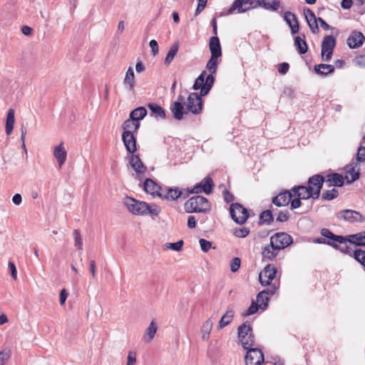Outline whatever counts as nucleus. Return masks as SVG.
<instances>
[{
    "label": "nucleus",
    "instance_id": "nucleus-1",
    "mask_svg": "<svg viewBox=\"0 0 365 365\" xmlns=\"http://www.w3.org/2000/svg\"><path fill=\"white\" fill-rule=\"evenodd\" d=\"M124 204L131 213L136 215H149L153 217L158 216L161 211L160 207L157 205H150L145 202L139 201L130 197L125 198Z\"/></svg>",
    "mask_w": 365,
    "mask_h": 365
},
{
    "label": "nucleus",
    "instance_id": "nucleus-2",
    "mask_svg": "<svg viewBox=\"0 0 365 365\" xmlns=\"http://www.w3.org/2000/svg\"><path fill=\"white\" fill-rule=\"evenodd\" d=\"M320 233L323 236L330 240L337 241L340 244H345L346 242H349L356 246L365 247V231L360 232L354 235L342 236L334 234L329 229L322 228L320 231Z\"/></svg>",
    "mask_w": 365,
    "mask_h": 365
},
{
    "label": "nucleus",
    "instance_id": "nucleus-3",
    "mask_svg": "<svg viewBox=\"0 0 365 365\" xmlns=\"http://www.w3.org/2000/svg\"><path fill=\"white\" fill-rule=\"evenodd\" d=\"M185 211L187 213H206L211 210V204L208 200L201 195H196L187 200L184 205Z\"/></svg>",
    "mask_w": 365,
    "mask_h": 365
},
{
    "label": "nucleus",
    "instance_id": "nucleus-4",
    "mask_svg": "<svg viewBox=\"0 0 365 365\" xmlns=\"http://www.w3.org/2000/svg\"><path fill=\"white\" fill-rule=\"evenodd\" d=\"M258 6H260L259 0H235L230 8L222 15L232 14L235 10H237L238 13H243Z\"/></svg>",
    "mask_w": 365,
    "mask_h": 365
},
{
    "label": "nucleus",
    "instance_id": "nucleus-5",
    "mask_svg": "<svg viewBox=\"0 0 365 365\" xmlns=\"http://www.w3.org/2000/svg\"><path fill=\"white\" fill-rule=\"evenodd\" d=\"M230 212L232 219L239 225H243L249 217L248 210L238 202L231 204Z\"/></svg>",
    "mask_w": 365,
    "mask_h": 365
},
{
    "label": "nucleus",
    "instance_id": "nucleus-6",
    "mask_svg": "<svg viewBox=\"0 0 365 365\" xmlns=\"http://www.w3.org/2000/svg\"><path fill=\"white\" fill-rule=\"evenodd\" d=\"M336 217L339 220L349 223L364 222L365 217L359 212L354 210H343L336 213Z\"/></svg>",
    "mask_w": 365,
    "mask_h": 365
},
{
    "label": "nucleus",
    "instance_id": "nucleus-7",
    "mask_svg": "<svg viewBox=\"0 0 365 365\" xmlns=\"http://www.w3.org/2000/svg\"><path fill=\"white\" fill-rule=\"evenodd\" d=\"M203 100L200 95L193 92L189 94L187 97V109L194 115L200 114L202 111Z\"/></svg>",
    "mask_w": 365,
    "mask_h": 365
},
{
    "label": "nucleus",
    "instance_id": "nucleus-8",
    "mask_svg": "<svg viewBox=\"0 0 365 365\" xmlns=\"http://www.w3.org/2000/svg\"><path fill=\"white\" fill-rule=\"evenodd\" d=\"M336 44V40L332 35L324 37L322 42V57L326 61L331 58L333 51Z\"/></svg>",
    "mask_w": 365,
    "mask_h": 365
},
{
    "label": "nucleus",
    "instance_id": "nucleus-9",
    "mask_svg": "<svg viewBox=\"0 0 365 365\" xmlns=\"http://www.w3.org/2000/svg\"><path fill=\"white\" fill-rule=\"evenodd\" d=\"M215 185L212 178L210 176H207L203 178L199 183L196 184L193 188L187 189V192H189V195L190 194H198L201 192H204L206 195H210L213 190Z\"/></svg>",
    "mask_w": 365,
    "mask_h": 365
},
{
    "label": "nucleus",
    "instance_id": "nucleus-10",
    "mask_svg": "<svg viewBox=\"0 0 365 365\" xmlns=\"http://www.w3.org/2000/svg\"><path fill=\"white\" fill-rule=\"evenodd\" d=\"M272 245L274 246L280 251L290 245L293 242V239L289 234L281 232H277L270 237Z\"/></svg>",
    "mask_w": 365,
    "mask_h": 365
},
{
    "label": "nucleus",
    "instance_id": "nucleus-11",
    "mask_svg": "<svg viewBox=\"0 0 365 365\" xmlns=\"http://www.w3.org/2000/svg\"><path fill=\"white\" fill-rule=\"evenodd\" d=\"M247 354L245 357L246 365H261L264 360V354L258 348L246 349Z\"/></svg>",
    "mask_w": 365,
    "mask_h": 365
},
{
    "label": "nucleus",
    "instance_id": "nucleus-12",
    "mask_svg": "<svg viewBox=\"0 0 365 365\" xmlns=\"http://www.w3.org/2000/svg\"><path fill=\"white\" fill-rule=\"evenodd\" d=\"M324 180V176L321 174L314 175L308 179L307 187L312 190L314 197H317V199L320 196L321 190L323 187Z\"/></svg>",
    "mask_w": 365,
    "mask_h": 365
},
{
    "label": "nucleus",
    "instance_id": "nucleus-13",
    "mask_svg": "<svg viewBox=\"0 0 365 365\" xmlns=\"http://www.w3.org/2000/svg\"><path fill=\"white\" fill-rule=\"evenodd\" d=\"M189 196V192L187 189L180 188V187H170L168 189L165 194L162 195L163 199H165L170 201H174L177 200H185Z\"/></svg>",
    "mask_w": 365,
    "mask_h": 365
},
{
    "label": "nucleus",
    "instance_id": "nucleus-14",
    "mask_svg": "<svg viewBox=\"0 0 365 365\" xmlns=\"http://www.w3.org/2000/svg\"><path fill=\"white\" fill-rule=\"evenodd\" d=\"M277 274V269L271 264L267 265L262 272L259 274V281L262 286L270 285L271 282L274 279Z\"/></svg>",
    "mask_w": 365,
    "mask_h": 365
},
{
    "label": "nucleus",
    "instance_id": "nucleus-15",
    "mask_svg": "<svg viewBox=\"0 0 365 365\" xmlns=\"http://www.w3.org/2000/svg\"><path fill=\"white\" fill-rule=\"evenodd\" d=\"M129 163L136 172L138 178L140 179L145 177V173L147 170V168L138 155L133 154L131 155L130 156Z\"/></svg>",
    "mask_w": 365,
    "mask_h": 365
},
{
    "label": "nucleus",
    "instance_id": "nucleus-16",
    "mask_svg": "<svg viewBox=\"0 0 365 365\" xmlns=\"http://www.w3.org/2000/svg\"><path fill=\"white\" fill-rule=\"evenodd\" d=\"M292 193L293 196H297L302 200H308L309 198H312L313 200H317V197H314V193L310 188H308L307 186L305 185H297L294 186L291 189Z\"/></svg>",
    "mask_w": 365,
    "mask_h": 365
},
{
    "label": "nucleus",
    "instance_id": "nucleus-17",
    "mask_svg": "<svg viewBox=\"0 0 365 365\" xmlns=\"http://www.w3.org/2000/svg\"><path fill=\"white\" fill-rule=\"evenodd\" d=\"M365 41L364 34L357 30L351 31L350 36L347 38V45L350 48H357L363 45Z\"/></svg>",
    "mask_w": 365,
    "mask_h": 365
},
{
    "label": "nucleus",
    "instance_id": "nucleus-18",
    "mask_svg": "<svg viewBox=\"0 0 365 365\" xmlns=\"http://www.w3.org/2000/svg\"><path fill=\"white\" fill-rule=\"evenodd\" d=\"M122 140L126 148V150L133 154L137 150L136 138L133 132L123 131L122 134Z\"/></svg>",
    "mask_w": 365,
    "mask_h": 365
},
{
    "label": "nucleus",
    "instance_id": "nucleus-19",
    "mask_svg": "<svg viewBox=\"0 0 365 365\" xmlns=\"http://www.w3.org/2000/svg\"><path fill=\"white\" fill-rule=\"evenodd\" d=\"M293 194L290 190H284L280 192L277 196L272 198V202L277 207L287 206L289 204Z\"/></svg>",
    "mask_w": 365,
    "mask_h": 365
},
{
    "label": "nucleus",
    "instance_id": "nucleus-20",
    "mask_svg": "<svg viewBox=\"0 0 365 365\" xmlns=\"http://www.w3.org/2000/svg\"><path fill=\"white\" fill-rule=\"evenodd\" d=\"M344 170L346 174L351 175V179H349L348 177H345L346 179V183L351 184L353 182L357 180L360 177V168L358 165L357 162H352L349 165H346Z\"/></svg>",
    "mask_w": 365,
    "mask_h": 365
},
{
    "label": "nucleus",
    "instance_id": "nucleus-21",
    "mask_svg": "<svg viewBox=\"0 0 365 365\" xmlns=\"http://www.w3.org/2000/svg\"><path fill=\"white\" fill-rule=\"evenodd\" d=\"M284 19L290 28L291 34H296L299 31V24L297 16L291 12L286 11L284 14Z\"/></svg>",
    "mask_w": 365,
    "mask_h": 365
},
{
    "label": "nucleus",
    "instance_id": "nucleus-22",
    "mask_svg": "<svg viewBox=\"0 0 365 365\" xmlns=\"http://www.w3.org/2000/svg\"><path fill=\"white\" fill-rule=\"evenodd\" d=\"M324 182L328 187H341L344 185L345 178L339 173H331L324 176Z\"/></svg>",
    "mask_w": 365,
    "mask_h": 365
},
{
    "label": "nucleus",
    "instance_id": "nucleus-23",
    "mask_svg": "<svg viewBox=\"0 0 365 365\" xmlns=\"http://www.w3.org/2000/svg\"><path fill=\"white\" fill-rule=\"evenodd\" d=\"M144 190L145 191L152 195L153 196H158L162 197V194L160 190L161 187L159 185H158L155 181H153L150 178H147L144 182Z\"/></svg>",
    "mask_w": 365,
    "mask_h": 365
},
{
    "label": "nucleus",
    "instance_id": "nucleus-24",
    "mask_svg": "<svg viewBox=\"0 0 365 365\" xmlns=\"http://www.w3.org/2000/svg\"><path fill=\"white\" fill-rule=\"evenodd\" d=\"M170 110L173 115V118L178 120H182L183 115L188 113L187 107L185 108L181 102H173L170 106Z\"/></svg>",
    "mask_w": 365,
    "mask_h": 365
},
{
    "label": "nucleus",
    "instance_id": "nucleus-25",
    "mask_svg": "<svg viewBox=\"0 0 365 365\" xmlns=\"http://www.w3.org/2000/svg\"><path fill=\"white\" fill-rule=\"evenodd\" d=\"M53 155L58 162L59 168H61L65 163L67 157V152L63 142L54 148Z\"/></svg>",
    "mask_w": 365,
    "mask_h": 365
},
{
    "label": "nucleus",
    "instance_id": "nucleus-26",
    "mask_svg": "<svg viewBox=\"0 0 365 365\" xmlns=\"http://www.w3.org/2000/svg\"><path fill=\"white\" fill-rule=\"evenodd\" d=\"M209 48L211 53V56L221 57L222 48L220 39L217 36H214L210 38Z\"/></svg>",
    "mask_w": 365,
    "mask_h": 365
},
{
    "label": "nucleus",
    "instance_id": "nucleus-27",
    "mask_svg": "<svg viewBox=\"0 0 365 365\" xmlns=\"http://www.w3.org/2000/svg\"><path fill=\"white\" fill-rule=\"evenodd\" d=\"M252 331V328L249 322L246 321L241 324L237 329V335L239 340L242 344H249L248 341L245 339L246 335H250V332Z\"/></svg>",
    "mask_w": 365,
    "mask_h": 365
},
{
    "label": "nucleus",
    "instance_id": "nucleus-28",
    "mask_svg": "<svg viewBox=\"0 0 365 365\" xmlns=\"http://www.w3.org/2000/svg\"><path fill=\"white\" fill-rule=\"evenodd\" d=\"M148 108L150 110V115L154 116L155 118L165 119L166 113L165 109L155 103H149Z\"/></svg>",
    "mask_w": 365,
    "mask_h": 365
},
{
    "label": "nucleus",
    "instance_id": "nucleus-29",
    "mask_svg": "<svg viewBox=\"0 0 365 365\" xmlns=\"http://www.w3.org/2000/svg\"><path fill=\"white\" fill-rule=\"evenodd\" d=\"M124 86L129 91H134V86H135V74L133 69L131 66H130L127 72L125 73V77L123 81Z\"/></svg>",
    "mask_w": 365,
    "mask_h": 365
},
{
    "label": "nucleus",
    "instance_id": "nucleus-30",
    "mask_svg": "<svg viewBox=\"0 0 365 365\" xmlns=\"http://www.w3.org/2000/svg\"><path fill=\"white\" fill-rule=\"evenodd\" d=\"M294 44L299 54H305L308 51V46L305 41V36L302 34V37L297 36L294 37Z\"/></svg>",
    "mask_w": 365,
    "mask_h": 365
},
{
    "label": "nucleus",
    "instance_id": "nucleus-31",
    "mask_svg": "<svg viewBox=\"0 0 365 365\" xmlns=\"http://www.w3.org/2000/svg\"><path fill=\"white\" fill-rule=\"evenodd\" d=\"M279 252V250L274 246V245H272L270 242L268 245L263 248L262 255L264 258L272 260L276 257Z\"/></svg>",
    "mask_w": 365,
    "mask_h": 365
},
{
    "label": "nucleus",
    "instance_id": "nucleus-32",
    "mask_svg": "<svg viewBox=\"0 0 365 365\" xmlns=\"http://www.w3.org/2000/svg\"><path fill=\"white\" fill-rule=\"evenodd\" d=\"M314 71L317 74L326 76L334 71V66L331 64L320 63L314 66Z\"/></svg>",
    "mask_w": 365,
    "mask_h": 365
},
{
    "label": "nucleus",
    "instance_id": "nucleus-33",
    "mask_svg": "<svg viewBox=\"0 0 365 365\" xmlns=\"http://www.w3.org/2000/svg\"><path fill=\"white\" fill-rule=\"evenodd\" d=\"M259 3L264 9L276 11L279 8L281 0H259Z\"/></svg>",
    "mask_w": 365,
    "mask_h": 365
},
{
    "label": "nucleus",
    "instance_id": "nucleus-34",
    "mask_svg": "<svg viewBox=\"0 0 365 365\" xmlns=\"http://www.w3.org/2000/svg\"><path fill=\"white\" fill-rule=\"evenodd\" d=\"M14 113H15L14 110L12 108H10L7 113L5 130H6V133L8 135H9L11 133V132L14 129V122H15Z\"/></svg>",
    "mask_w": 365,
    "mask_h": 365
},
{
    "label": "nucleus",
    "instance_id": "nucleus-35",
    "mask_svg": "<svg viewBox=\"0 0 365 365\" xmlns=\"http://www.w3.org/2000/svg\"><path fill=\"white\" fill-rule=\"evenodd\" d=\"M148 111L143 106H140L135 108L130 113V118L134 121H139L143 120L147 115Z\"/></svg>",
    "mask_w": 365,
    "mask_h": 365
},
{
    "label": "nucleus",
    "instance_id": "nucleus-36",
    "mask_svg": "<svg viewBox=\"0 0 365 365\" xmlns=\"http://www.w3.org/2000/svg\"><path fill=\"white\" fill-rule=\"evenodd\" d=\"M235 312L232 309H228L221 317L218 329H222L231 323L234 318Z\"/></svg>",
    "mask_w": 365,
    "mask_h": 365
},
{
    "label": "nucleus",
    "instance_id": "nucleus-37",
    "mask_svg": "<svg viewBox=\"0 0 365 365\" xmlns=\"http://www.w3.org/2000/svg\"><path fill=\"white\" fill-rule=\"evenodd\" d=\"M179 48V44L178 42L174 43L170 50L168 51L167 56L165 58L164 63L167 66L170 65V63L174 59L175 56H176L178 51Z\"/></svg>",
    "mask_w": 365,
    "mask_h": 365
},
{
    "label": "nucleus",
    "instance_id": "nucleus-38",
    "mask_svg": "<svg viewBox=\"0 0 365 365\" xmlns=\"http://www.w3.org/2000/svg\"><path fill=\"white\" fill-rule=\"evenodd\" d=\"M259 223L260 225H270L274 221V217L270 210L262 212L259 215Z\"/></svg>",
    "mask_w": 365,
    "mask_h": 365
},
{
    "label": "nucleus",
    "instance_id": "nucleus-39",
    "mask_svg": "<svg viewBox=\"0 0 365 365\" xmlns=\"http://www.w3.org/2000/svg\"><path fill=\"white\" fill-rule=\"evenodd\" d=\"M266 291H262L257 295V304L259 306L260 309L264 310L268 306L269 297L266 295Z\"/></svg>",
    "mask_w": 365,
    "mask_h": 365
},
{
    "label": "nucleus",
    "instance_id": "nucleus-40",
    "mask_svg": "<svg viewBox=\"0 0 365 365\" xmlns=\"http://www.w3.org/2000/svg\"><path fill=\"white\" fill-rule=\"evenodd\" d=\"M158 326L154 321H152L149 327L146 329L144 339L146 342H150L153 338L157 331Z\"/></svg>",
    "mask_w": 365,
    "mask_h": 365
},
{
    "label": "nucleus",
    "instance_id": "nucleus-41",
    "mask_svg": "<svg viewBox=\"0 0 365 365\" xmlns=\"http://www.w3.org/2000/svg\"><path fill=\"white\" fill-rule=\"evenodd\" d=\"M322 236V237L316 238L314 242L317 244H326L331 247H332L334 249H339V245L336 243L337 241H334V240H330L324 236Z\"/></svg>",
    "mask_w": 365,
    "mask_h": 365
},
{
    "label": "nucleus",
    "instance_id": "nucleus-42",
    "mask_svg": "<svg viewBox=\"0 0 365 365\" xmlns=\"http://www.w3.org/2000/svg\"><path fill=\"white\" fill-rule=\"evenodd\" d=\"M213 325V322L211 319H207L204 322L202 327V338L203 340H207L209 339L210 333L212 330V327Z\"/></svg>",
    "mask_w": 365,
    "mask_h": 365
},
{
    "label": "nucleus",
    "instance_id": "nucleus-43",
    "mask_svg": "<svg viewBox=\"0 0 365 365\" xmlns=\"http://www.w3.org/2000/svg\"><path fill=\"white\" fill-rule=\"evenodd\" d=\"M353 257L365 268V250L361 249H356L354 250Z\"/></svg>",
    "mask_w": 365,
    "mask_h": 365
},
{
    "label": "nucleus",
    "instance_id": "nucleus-44",
    "mask_svg": "<svg viewBox=\"0 0 365 365\" xmlns=\"http://www.w3.org/2000/svg\"><path fill=\"white\" fill-rule=\"evenodd\" d=\"M206 76H207L206 71H202V73L196 78V80L192 86L193 90L197 91V90H199L200 87L204 86Z\"/></svg>",
    "mask_w": 365,
    "mask_h": 365
},
{
    "label": "nucleus",
    "instance_id": "nucleus-45",
    "mask_svg": "<svg viewBox=\"0 0 365 365\" xmlns=\"http://www.w3.org/2000/svg\"><path fill=\"white\" fill-rule=\"evenodd\" d=\"M339 195V192L336 189L333 188L329 190H324L322 195V199L323 200H331Z\"/></svg>",
    "mask_w": 365,
    "mask_h": 365
},
{
    "label": "nucleus",
    "instance_id": "nucleus-46",
    "mask_svg": "<svg viewBox=\"0 0 365 365\" xmlns=\"http://www.w3.org/2000/svg\"><path fill=\"white\" fill-rule=\"evenodd\" d=\"M219 57H213L211 56L209 61H207L206 64V68L210 71L211 73H215L217 68L218 61L217 58Z\"/></svg>",
    "mask_w": 365,
    "mask_h": 365
},
{
    "label": "nucleus",
    "instance_id": "nucleus-47",
    "mask_svg": "<svg viewBox=\"0 0 365 365\" xmlns=\"http://www.w3.org/2000/svg\"><path fill=\"white\" fill-rule=\"evenodd\" d=\"M73 236L74 239V246L79 250H83V240L80 231L74 230L73 231Z\"/></svg>",
    "mask_w": 365,
    "mask_h": 365
},
{
    "label": "nucleus",
    "instance_id": "nucleus-48",
    "mask_svg": "<svg viewBox=\"0 0 365 365\" xmlns=\"http://www.w3.org/2000/svg\"><path fill=\"white\" fill-rule=\"evenodd\" d=\"M259 309H260L259 306L255 302H252L250 307L246 311H245L242 315V317H247L254 314L258 311Z\"/></svg>",
    "mask_w": 365,
    "mask_h": 365
},
{
    "label": "nucleus",
    "instance_id": "nucleus-49",
    "mask_svg": "<svg viewBox=\"0 0 365 365\" xmlns=\"http://www.w3.org/2000/svg\"><path fill=\"white\" fill-rule=\"evenodd\" d=\"M183 244H184L183 240H180L176 242L168 243V244H166V247L168 249H170V250H175L177 252H180L182 250Z\"/></svg>",
    "mask_w": 365,
    "mask_h": 365
},
{
    "label": "nucleus",
    "instance_id": "nucleus-50",
    "mask_svg": "<svg viewBox=\"0 0 365 365\" xmlns=\"http://www.w3.org/2000/svg\"><path fill=\"white\" fill-rule=\"evenodd\" d=\"M250 234V230L247 227L237 228L234 231V235L237 237L244 238Z\"/></svg>",
    "mask_w": 365,
    "mask_h": 365
},
{
    "label": "nucleus",
    "instance_id": "nucleus-51",
    "mask_svg": "<svg viewBox=\"0 0 365 365\" xmlns=\"http://www.w3.org/2000/svg\"><path fill=\"white\" fill-rule=\"evenodd\" d=\"M304 13L307 23H310L311 21H317V19L314 13L310 9H304Z\"/></svg>",
    "mask_w": 365,
    "mask_h": 365
},
{
    "label": "nucleus",
    "instance_id": "nucleus-52",
    "mask_svg": "<svg viewBox=\"0 0 365 365\" xmlns=\"http://www.w3.org/2000/svg\"><path fill=\"white\" fill-rule=\"evenodd\" d=\"M250 335L245 337V341H247L249 344H242L245 349L251 348L255 345V339L253 332H250Z\"/></svg>",
    "mask_w": 365,
    "mask_h": 365
},
{
    "label": "nucleus",
    "instance_id": "nucleus-53",
    "mask_svg": "<svg viewBox=\"0 0 365 365\" xmlns=\"http://www.w3.org/2000/svg\"><path fill=\"white\" fill-rule=\"evenodd\" d=\"M11 358V351L9 350H3L0 351V365H4V364L9 361Z\"/></svg>",
    "mask_w": 365,
    "mask_h": 365
},
{
    "label": "nucleus",
    "instance_id": "nucleus-54",
    "mask_svg": "<svg viewBox=\"0 0 365 365\" xmlns=\"http://www.w3.org/2000/svg\"><path fill=\"white\" fill-rule=\"evenodd\" d=\"M199 243L202 251L204 252H207L212 247V242L205 239H200Z\"/></svg>",
    "mask_w": 365,
    "mask_h": 365
},
{
    "label": "nucleus",
    "instance_id": "nucleus-55",
    "mask_svg": "<svg viewBox=\"0 0 365 365\" xmlns=\"http://www.w3.org/2000/svg\"><path fill=\"white\" fill-rule=\"evenodd\" d=\"M241 265V259L239 257H235L230 262V269L232 272L238 271Z\"/></svg>",
    "mask_w": 365,
    "mask_h": 365
},
{
    "label": "nucleus",
    "instance_id": "nucleus-56",
    "mask_svg": "<svg viewBox=\"0 0 365 365\" xmlns=\"http://www.w3.org/2000/svg\"><path fill=\"white\" fill-rule=\"evenodd\" d=\"M289 212L288 211H281L278 213L277 221L279 222H287L289 218Z\"/></svg>",
    "mask_w": 365,
    "mask_h": 365
},
{
    "label": "nucleus",
    "instance_id": "nucleus-57",
    "mask_svg": "<svg viewBox=\"0 0 365 365\" xmlns=\"http://www.w3.org/2000/svg\"><path fill=\"white\" fill-rule=\"evenodd\" d=\"M293 197H294V199L292 198L291 201L289 202L291 210L297 209V208L301 207V205H302V202H301V200H302V198H299L297 196H293Z\"/></svg>",
    "mask_w": 365,
    "mask_h": 365
},
{
    "label": "nucleus",
    "instance_id": "nucleus-58",
    "mask_svg": "<svg viewBox=\"0 0 365 365\" xmlns=\"http://www.w3.org/2000/svg\"><path fill=\"white\" fill-rule=\"evenodd\" d=\"M356 160L359 162L365 161V147L361 145L357 150Z\"/></svg>",
    "mask_w": 365,
    "mask_h": 365
},
{
    "label": "nucleus",
    "instance_id": "nucleus-59",
    "mask_svg": "<svg viewBox=\"0 0 365 365\" xmlns=\"http://www.w3.org/2000/svg\"><path fill=\"white\" fill-rule=\"evenodd\" d=\"M354 63L361 67L364 68L365 67V55L361 54L355 57L354 59Z\"/></svg>",
    "mask_w": 365,
    "mask_h": 365
},
{
    "label": "nucleus",
    "instance_id": "nucleus-60",
    "mask_svg": "<svg viewBox=\"0 0 365 365\" xmlns=\"http://www.w3.org/2000/svg\"><path fill=\"white\" fill-rule=\"evenodd\" d=\"M133 120L130 118L128 120H125L123 124V131L132 132V129L133 128Z\"/></svg>",
    "mask_w": 365,
    "mask_h": 365
},
{
    "label": "nucleus",
    "instance_id": "nucleus-61",
    "mask_svg": "<svg viewBox=\"0 0 365 365\" xmlns=\"http://www.w3.org/2000/svg\"><path fill=\"white\" fill-rule=\"evenodd\" d=\"M289 68V65L288 63L284 62V63H279L278 65V72L280 74H282V75L286 74L288 72Z\"/></svg>",
    "mask_w": 365,
    "mask_h": 365
},
{
    "label": "nucleus",
    "instance_id": "nucleus-62",
    "mask_svg": "<svg viewBox=\"0 0 365 365\" xmlns=\"http://www.w3.org/2000/svg\"><path fill=\"white\" fill-rule=\"evenodd\" d=\"M136 363V353L135 351H129L127 358V365H134Z\"/></svg>",
    "mask_w": 365,
    "mask_h": 365
},
{
    "label": "nucleus",
    "instance_id": "nucleus-63",
    "mask_svg": "<svg viewBox=\"0 0 365 365\" xmlns=\"http://www.w3.org/2000/svg\"><path fill=\"white\" fill-rule=\"evenodd\" d=\"M222 194L224 200L227 203L232 202L235 199L234 195L228 190H223Z\"/></svg>",
    "mask_w": 365,
    "mask_h": 365
},
{
    "label": "nucleus",
    "instance_id": "nucleus-64",
    "mask_svg": "<svg viewBox=\"0 0 365 365\" xmlns=\"http://www.w3.org/2000/svg\"><path fill=\"white\" fill-rule=\"evenodd\" d=\"M214 73H210L207 76H205V82L204 83L205 86H207L210 88H212L215 82V77L213 76Z\"/></svg>",
    "mask_w": 365,
    "mask_h": 365
}]
</instances>
